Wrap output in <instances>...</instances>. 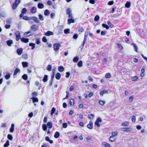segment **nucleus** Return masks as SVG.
I'll return each instance as SVG.
<instances>
[{
  "label": "nucleus",
  "mask_w": 147,
  "mask_h": 147,
  "mask_svg": "<svg viewBox=\"0 0 147 147\" xmlns=\"http://www.w3.org/2000/svg\"><path fill=\"white\" fill-rule=\"evenodd\" d=\"M38 28V26L34 24L32 25L30 27V30L31 31H28L26 32H25L24 34V36L25 37H28L32 35V34H29L27 35L29 33H31V31L35 32L37 30Z\"/></svg>",
  "instance_id": "f257e3e1"
},
{
  "label": "nucleus",
  "mask_w": 147,
  "mask_h": 147,
  "mask_svg": "<svg viewBox=\"0 0 147 147\" xmlns=\"http://www.w3.org/2000/svg\"><path fill=\"white\" fill-rule=\"evenodd\" d=\"M61 45L59 43H56L53 45V49L55 51H57L59 49Z\"/></svg>",
  "instance_id": "f03ea898"
},
{
  "label": "nucleus",
  "mask_w": 147,
  "mask_h": 147,
  "mask_svg": "<svg viewBox=\"0 0 147 147\" xmlns=\"http://www.w3.org/2000/svg\"><path fill=\"white\" fill-rule=\"evenodd\" d=\"M67 14L68 15V17L69 18H73L72 13V11L70 8H68L67 9Z\"/></svg>",
  "instance_id": "7ed1b4c3"
},
{
  "label": "nucleus",
  "mask_w": 147,
  "mask_h": 147,
  "mask_svg": "<svg viewBox=\"0 0 147 147\" xmlns=\"http://www.w3.org/2000/svg\"><path fill=\"white\" fill-rule=\"evenodd\" d=\"M121 130L126 132L131 131L132 130L131 128L130 127H123L121 129Z\"/></svg>",
  "instance_id": "20e7f679"
},
{
  "label": "nucleus",
  "mask_w": 147,
  "mask_h": 147,
  "mask_svg": "<svg viewBox=\"0 0 147 147\" xmlns=\"http://www.w3.org/2000/svg\"><path fill=\"white\" fill-rule=\"evenodd\" d=\"M16 36V40L17 41H18L20 39H21V35L20 33L18 31L16 32L15 33Z\"/></svg>",
  "instance_id": "39448f33"
},
{
  "label": "nucleus",
  "mask_w": 147,
  "mask_h": 147,
  "mask_svg": "<svg viewBox=\"0 0 147 147\" xmlns=\"http://www.w3.org/2000/svg\"><path fill=\"white\" fill-rule=\"evenodd\" d=\"M30 19L32 20L36 23H40V21L38 19V18L36 17H32L30 18Z\"/></svg>",
  "instance_id": "423d86ee"
},
{
  "label": "nucleus",
  "mask_w": 147,
  "mask_h": 147,
  "mask_svg": "<svg viewBox=\"0 0 147 147\" xmlns=\"http://www.w3.org/2000/svg\"><path fill=\"white\" fill-rule=\"evenodd\" d=\"M93 123L92 122L90 121L89 123L87 125V127L88 129H93Z\"/></svg>",
  "instance_id": "0eeeda50"
},
{
  "label": "nucleus",
  "mask_w": 147,
  "mask_h": 147,
  "mask_svg": "<svg viewBox=\"0 0 147 147\" xmlns=\"http://www.w3.org/2000/svg\"><path fill=\"white\" fill-rule=\"evenodd\" d=\"M129 123L127 121H125L122 123L121 125L123 127H127L129 125Z\"/></svg>",
  "instance_id": "6e6552de"
},
{
  "label": "nucleus",
  "mask_w": 147,
  "mask_h": 147,
  "mask_svg": "<svg viewBox=\"0 0 147 147\" xmlns=\"http://www.w3.org/2000/svg\"><path fill=\"white\" fill-rule=\"evenodd\" d=\"M54 34V33L53 32L48 31H47V32L45 33L44 34L46 36H49L50 35H53Z\"/></svg>",
  "instance_id": "1a4fd4ad"
},
{
  "label": "nucleus",
  "mask_w": 147,
  "mask_h": 147,
  "mask_svg": "<svg viewBox=\"0 0 147 147\" xmlns=\"http://www.w3.org/2000/svg\"><path fill=\"white\" fill-rule=\"evenodd\" d=\"M70 19H67L68 24H70L71 23H74L75 22V20L73 19V18H70Z\"/></svg>",
  "instance_id": "9d476101"
},
{
  "label": "nucleus",
  "mask_w": 147,
  "mask_h": 147,
  "mask_svg": "<svg viewBox=\"0 0 147 147\" xmlns=\"http://www.w3.org/2000/svg\"><path fill=\"white\" fill-rule=\"evenodd\" d=\"M23 52L22 48H20L18 49L17 50V53L18 55H20Z\"/></svg>",
  "instance_id": "9b49d317"
},
{
  "label": "nucleus",
  "mask_w": 147,
  "mask_h": 147,
  "mask_svg": "<svg viewBox=\"0 0 147 147\" xmlns=\"http://www.w3.org/2000/svg\"><path fill=\"white\" fill-rule=\"evenodd\" d=\"M21 41L25 43H27L29 42V39L28 38H25L24 37H22L21 39Z\"/></svg>",
  "instance_id": "f8f14e48"
},
{
  "label": "nucleus",
  "mask_w": 147,
  "mask_h": 147,
  "mask_svg": "<svg viewBox=\"0 0 147 147\" xmlns=\"http://www.w3.org/2000/svg\"><path fill=\"white\" fill-rule=\"evenodd\" d=\"M13 43V41L10 39L6 41V43L7 45L9 47H11V45Z\"/></svg>",
  "instance_id": "ddd939ff"
},
{
  "label": "nucleus",
  "mask_w": 147,
  "mask_h": 147,
  "mask_svg": "<svg viewBox=\"0 0 147 147\" xmlns=\"http://www.w3.org/2000/svg\"><path fill=\"white\" fill-rule=\"evenodd\" d=\"M102 145L105 147H110V145L105 142L102 143Z\"/></svg>",
  "instance_id": "4468645a"
},
{
  "label": "nucleus",
  "mask_w": 147,
  "mask_h": 147,
  "mask_svg": "<svg viewBox=\"0 0 147 147\" xmlns=\"http://www.w3.org/2000/svg\"><path fill=\"white\" fill-rule=\"evenodd\" d=\"M37 11V9L35 7H32L30 9V12L32 13H35Z\"/></svg>",
  "instance_id": "2eb2a0df"
},
{
  "label": "nucleus",
  "mask_w": 147,
  "mask_h": 147,
  "mask_svg": "<svg viewBox=\"0 0 147 147\" xmlns=\"http://www.w3.org/2000/svg\"><path fill=\"white\" fill-rule=\"evenodd\" d=\"M47 126L49 129H51L53 127V124L51 121L48 122L47 124Z\"/></svg>",
  "instance_id": "dca6fc26"
},
{
  "label": "nucleus",
  "mask_w": 147,
  "mask_h": 147,
  "mask_svg": "<svg viewBox=\"0 0 147 147\" xmlns=\"http://www.w3.org/2000/svg\"><path fill=\"white\" fill-rule=\"evenodd\" d=\"M131 45L134 47V51L136 52H138V48L136 45L134 43H131Z\"/></svg>",
  "instance_id": "f3484780"
},
{
  "label": "nucleus",
  "mask_w": 147,
  "mask_h": 147,
  "mask_svg": "<svg viewBox=\"0 0 147 147\" xmlns=\"http://www.w3.org/2000/svg\"><path fill=\"white\" fill-rule=\"evenodd\" d=\"M131 3L129 1H127L125 4V6L127 8H129L131 6Z\"/></svg>",
  "instance_id": "a211bd4d"
},
{
  "label": "nucleus",
  "mask_w": 147,
  "mask_h": 147,
  "mask_svg": "<svg viewBox=\"0 0 147 147\" xmlns=\"http://www.w3.org/2000/svg\"><path fill=\"white\" fill-rule=\"evenodd\" d=\"M20 70L19 68H16L14 71L13 75L15 76L17 74L18 72H20Z\"/></svg>",
  "instance_id": "6ab92c4d"
},
{
  "label": "nucleus",
  "mask_w": 147,
  "mask_h": 147,
  "mask_svg": "<svg viewBox=\"0 0 147 147\" xmlns=\"http://www.w3.org/2000/svg\"><path fill=\"white\" fill-rule=\"evenodd\" d=\"M14 124L13 123H12L11 125V127H10L9 131L11 132H13L14 130Z\"/></svg>",
  "instance_id": "aec40b11"
},
{
  "label": "nucleus",
  "mask_w": 147,
  "mask_h": 147,
  "mask_svg": "<svg viewBox=\"0 0 147 147\" xmlns=\"http://www.w3.org/2000/svg\"><path fill=\"white\" fill-rule=\"evenodd\" d=\"M61 77V75L59 73H57L56 74L55 77L57 80H59L60 78Z\"/></svg>",
  "instance_id": "412c9836"
},
{
  "label": "nucleus",
  "mask_w": 147,
  "mask_h": 147,
  "mask_svg": "<svg viewBox=\"0 0 147 147\" xmlns=\"http://www.w3.org/2000/svg\"><path fill=\"white\" fill-rule=\"evenodd\" d=\"M37 6L38 8L41 9L44 7V5L42 3H39L38 4Z\"/></svg>",
  "instance_id": "4be33fe9"
},
{
  "label": "nucleus",
  "mask_w": 147,
  "mask_h": 147,
  "mask_svg": "<svg viewBox=\"0 0 147 147\" xmlns=\"http://www.w3.org/2000/svg\"><path fill=\"white\" fill-rule=\"evenodd\" d=\"M60 135V134L59 132L56 131L54 137L55 138H57L59 137Z\"/></svg>",
  "instance_id": "5701e85b"
},
{
  "label": "nucleus",
  "mask_w": 147,
  "mask_h": 147,
  "mask_svg": "<svg viewBox=\"0 0 147 147\" xmlns=\"http://www.w3.org/2000/svg\"><path fill=\"white\" fill-rule=\"evenodd\" d=\"M31 99L32 100L33 102H38V99L36 97H32L31 98Z\"/></svg>",
  "instance_id": "b1692460"
},
{
  "label": "nucleus",
  "mask_w": 147,
  "mask_h": 147,
  "mask_svg": "<svg viewBox=\"0 0 147 147\" xmlns=\"http://www.w3.org/2000/svg\"><path fill=\"white\" fill-rule=\"evenodd\" d=\"M22 63L23 67L24 68L27 67L28 66V63L27 62H22Z\"/></svg>",
  "instance_id": "393cba45"
},
{
  "label": "nucleus",
  "mask_w": 147,
  "mask_h": 147,
  "mask_svg": "<svg viewBox=\"0 0 147 147\" xmlns=\"http://www.w3.org/2000/svg\"><path fill=\"white\" fill-rule=\"evenodd\" d=\"M35 44L33 43H30L29 44V46L32 47L31 49H33L35 47Z\"/></svg>",
  "instance_id": "a878e982"
},
{
  "label": "nucleus",
  "mask_w": 147,
  "mask_h": 147,
  "mask_svg": "<svg viewBox=\"0 0 147 147\" xmlns=\"http://www.w3.org/2000/svg\"><path fill=\"white\" fill-rule=\"evenodd\" d=\"M50 11L48 9H46L44 12V14L45 16H49L50 14Z\"/></svg>",
  "instance_id": "bb28decb"
},
{
  "label": "nucleus",
  "mask_w": 147,
  "mask_h": 147,
  "mask_svg": "<svg viewBox=\"0 0 147 147\" xmlns=\"http://www.w3.org/2000/svg\"><path fill=\"white\" fill-rule=\"evenodd\" d=\"M58 70L59 71L63 72L64 70V67L62 66H60L59 67Z\"/></svg>",
  "instance_id": "cd10ccee"
},
{
  "label": "nucleus",
  "mask_w": 147,
  "mask_h": 147,
  "mask_svg": "<svg viewBox=\"0 0 147 147\" xmlns=\"http://www.w3.org/2000/svg\"><path fill=\"white\" fill-rule=\"evenodd\" d=\"M48 77V76L46 75H44V78L42 79V81L44 82H45L47 81Z\"/></svg>",
  "instance_id": "c85d7f7f"
},
{
  "label": "nucleus",
  "mask_w": 147,
  "mask_h": 147,
  "mask_svg": "<svg viewBox=\"0 0 147 147\" xmlns=\"http://www.w3.org/2000/svg\"><path fill=\"white\" fill-rule=\"evenodd\" d=\"M78 56H76L73 58V61L74 62L77 63L78 62Z\"/></svg>",
  "instance_id": "c756f323"
},
{
  "label": "nucleus",
  "mask_w": 147,
  "mask_h": 147,
  "mask_svg": "<svg viewBox=\"0 0 147 147\" xmlns=\"http://www.w3.org/2000/svg\"><path fill=\"white\" fill-rule=\"evenodd\" d=\"M28 77L27 75L26 74H24L22 76V78L24 80H26L28 79Z\"/></svg>",
  "instance_id": "7c9ffc66"
},
{
  "label": "nucleus",
  "mask_w": 147,
  "mask_h": 147,
  "mask_svg": "<svg viewBox=\"0 0 147 147\" xmlns=\"http://www.w3.org/2000/svg\"><path fill=\"white\" fill-rule=\"evenodd\" d=\"M98 103L101 105H103L105 103V101L100 100L98 101Z\"/></svg>",
  "instance_id": "2f4dec72"
},
{
  "label": "nucleus",
  "mask_w": 147,
  "mask_h": 147,
  "mask_svg": "<svg viewBox=\"0 0 147 147\" xmlns=\"http://www.w3.org/2000/svg\"><path fill=\"white\" fill-rule=\"evenodd\" d=\"M42 128L43 130L44 131H46L47 130V126L45 124H43L42 125Z\"/></svg>",
  "instance_id": "473e14b6"
},
{
  "label": "nucleus",
  "mask_w": 147,
  "mask_h": 147,
  "mask_svg": "<svg viewBox=\"0 0 147 147\" xmlns=\"http://www.w3.org/2000/svg\"><path fill=\"white\" fill-rule=\"evenodd\" d=\"M10 74L9 73H7V74L5 76V78L6 80H8L10 78Z\"/></svg>",
  "instance_id": "72a5a7b5"
},
{
  "label": "nucleus",
  "mask_w": 147,
  "mask_h": 147,
  "mask_svg": "<svg viewBox=\"0 0 147 147\" xmlns=\"http://www.w3.org/2000/svg\"><path fill=\"white\" fill-rule=\"evenodd\" d=\"M69 103L71 106H73L74 104V101L73 99H71Z\"/></svg>",
  "instance_id": "f704fd0d"
},
{
  "label": "nucleus",
  "mask_w": 147,
  "mask_h": 147,
  "mask_svg": "<svg viewBox=\"0 0 147 147\" xmlns=\"http://www.w3.org/2000/svg\"><path fill=\"white\" fill-rule=\"evenodd\" d=\"M22 57L24 59H26L28 58V55L26 54H25L22 55Z\"/></svg>",
  "instance_id": "c9c22d12"
},
{
  "label": "nucleus",
  "mask_w": 147,
  "mask_h": 147,
  "mask_svg": "<svg viewBox=\"0 0 147 147\" xmlns=\"http://www.w3.org/2000/svg\"><path fill=\"white\" fill-rule=\"evenodd\" d=\"M38 95V93L36 92H34L32 93V97H35L36 96Z\"/></svg>",
  "instance_id": "e433bc0d"
},
{
  "label": "nucleus",
  "mask_w": 147,
  "mask_h": 147,
  "mask_svg": "<svg viewBox=\"0 0 147 147\" xmlns=\"http://www.w3.org/2000/svg\"><path fill=\"white\" fill-rule=\"evenodd\" d=\"M102 26L103 27L106 28L107 29H108L109 28V26L105 24H102Z\"/></svg>",
  "instance_id": "4c0bfd02"
},
{
  "label": "nucleus",
  "mask_w": 147,
  "mask_h": 147,
  "mask_svg": "<svg viewBox=\"0 0 147 147\" xmlns=\"http://www.w3.org/2000/svg\"><path fill=\"white\" fill-rule=\"evenodd\" d=\"M27 9L26 8H24L22 10L21 13L22 14H25L26 13Z\"/></svg>",
  "instance_id": "58836bf2"
},
{
  "label": "nucleus",
  "mask_w": 147,
  "mask_h": 147,
  "mask_svg": "<svg viewBox=\"0 0 147 147\" xmlns=\"http://www.w3.org/2000/svg\"><path fill=\"white\" fill-rule=\"evenodd\" d=\"M7 138L9 140H11L13 139V136L11 135L10 134H9L7 135Z\"/></svg>",
  "instance_id": "ea45409f"
},
{
  "label": "nucleus",
  "mask_w": 147,
  "mask_h": 147,
  "mask_svg": "<svg viewBox=\"0 0 147 147\" xmlns=\"http://www.w3.org/2000/svg\"><path fill=\"white\" fill-rule=\"evenodd\" d=\"M109 140L110 141L113 142L115 140V138L113 136H110L109 138Z\"/></svg>",
  "instance_id": "a19ab883"
},
{
  "label": "nucleus",
  "mask_w": 147,
  "mask_h": 147,
  "mask_svg": "<svg viewBox=\"0 0 147 147\" xmlns=\"http://www.w3.org/2000/svg\"><path fill=\"white\" fill-rule=\"evenodd\" d=\"M9 141L8 140H7L5 143L4 145V147H7L9 145Z\"/></svg>",
  "instance_id": "79ce46f5"
},
{
  "label": "nucleus",
  "mask_w": 147,
  "mask_h": 147,
  "mask_svg": "<svg viewBox=\"0 0 147 147\" xmlns=\"http://www.w3.org/2000/svg\"><path fill=\"white\" fill-rule=\"evenodd\" d=\"M18 5L17 4H16L14 3L13 4L12 6V8L13 9H15L16 7H17Z\"/></svg>",
  "instance_id": "37998d69"
},
{
  "label": "nucleus",
  "mask_w": 147,
  "mask_h": 147,
  "mask_svg": "<svg viewBox=\"0 0 147 147\" xmlns=\"http://www.w3.org/2000/svg\"><path fill=\"white\" fill-rule=\"evenodd\" d=\"M55 110L56 109L55 107H53V108H52L51 110V115H53V114L54 113V112H55Z\"/></svg>",
  "instance_id": "c03bdc74"
},
{
  "label": "nucleus",
  "mask_w": 147,
  "mask_h": 147,
  "mask_svg": "<svg viewBox=\"0 0 147 147\" xmlns=\"http://www.w3.org/2000/svg\"><path fill=\"white\" fill-rule=\"evenodd\" d=\"M39 19L40 20L43 21L44 20V18L43 16L40 14L38 15Z\"/></svg>",
  "instance_id": "a18cd8bd"
},
{
  "label": "nucleus",
  "mask_w": 147,
  "mask_h": 147,
  "mask_svg": "<svg viewBox=\"0 0 147 147\" xmlns=\"http://www.w3.org/2000/svg\"><path fill=\"white\" fill-rule=\"evenodd\" d=\"M100 18L99 16L98 15H97L95 16L94 18V20L96 22L98 21Z\"/></svg>",
  "instance_id": "49530a36"
},
{
  "label": "nucleus",
  "mask_w": 147,
  "mask_h": 147,
  "mask_svg": "<svg viewBox=\"0 0 147 147\" xmlns=\"http://www.w3.org/2000/svg\"><path fill=\"white\" fill-rule=\"evenodd\" d=\"M78 66L80 67H81L82 66V62L81 61H80L77 64Z\"/></svg>",
  "instance_id": "de8ad7c7"
},
{
  "label": "nucleus",
  "mask_w": 147,
  "mask_h": 147,
  "mask_svg": "<svg viewBox=\"0 0 147 147\" xmlns=\"http://www.w3.org/2000/svg\"><path fill=\"white\" fill-rule=\"evenodd\" d=\"M111 76V75L110 73H108L106 74L105 75V78H110Z\"/></svg>",
  "instance_id": "09e8293b"
},
{
  "label": "nucleus",
  "mask_w": 147,
  "mask_h": 147,
  "mask_svg": "<svg viewBox=\"0 0 147 147\" xmlns=\"http://www.w3.org/2000/svg\"><path fill=\"white\" fill-rule=\"evenodd\" d=\"M107 24L108 26L111 28H113V25L112 24L110 21L107 22Z\"/></svg>",
  "instance_id": "8fccbe9b"
},
{
  "label": "nucleus",
  "mask_w": 147,
  "mask_h": 147,
  "mask_svg": "<svg viewBox=\"0 0 147 147\" xmlns=\"http://www.w3.org/2000/svg\"><path fill=\"white\" fill-rule=\"evenodd\" d=\"M70 29H65L64 30V33L65 34H67V33H69V32Z\"/></svg>",
  "instance_id": "3c124183"
},
{
  "label": "nucleus",
  "mask_w": 147,
  "mask_h": 147,
  "mask_svg": "<svg viewBox=\"0 0 147 147\" xmlns=\"http://www.w3.org/2000/svg\"><path fill=\"white\" fill-rule=\"evenodd\" d=\"M52 66L51 65H49L47 68L48 71H50L51 70Z\"/></svg>",
  "instance_id": "603ef678"
},
{
  "label": "nucleus",
  "mask_w": 147,
  "mask_h": 147,
  "mask_svg": "<svg viewBox=\"0 0 147 147\" xmlns=\"http://www.w3.org/2000/svg\"><path fill=\"white\" fill-rule=\"evenodd\" d=\"M87 35L88 33L87 34V35H86V32H85L84 35V39L83 41V42H86L87 37Z\"/></svg>",
  "instance_id": "864d4df0"
},
{
  "label": "nucleus",
  "mask_w": 147,
  "mask_h": 147,
  "mask_svg": "<svg viewBox=\"0 0 147 147\" xmlns=\"http://www.w3.org/2000/svg\"><path fill=\"white\" fill-rule=\"evenodd\" d=\"M78 34L77 33H75L74 35L73 36V38L74 39H77L78 38Z\"/></svg>",
  "instance_id": "5fc2aeb1"
},
{
  "label": "nucleus",
  "mask_w": 147,
  "mask_h": 147,
  "mask_svg": "<svg viewBox=\"0 0 147 147\" xmlns=\"http://www.w3.org/2000/svg\"><path fill=\"white\" fill-rule=\"evenodd\" d=\"M94 117V115L93 114L89 115H88V118L90 119H92Z\"/></svg>",
  "instance_id": "6e6d98bb"
},
{
  "label": "nucleus",
  "mask_w": 147,
  "mask_h": 147,
  "mask_svg": "<svg viewBox=\"0 0 147 147\" xmlns=\"http://www.w3.org/2000/svg\"><path fill=\"white\" fill-rule=\"evenodd\" d=\"M134 98V97L131 96H130L129 99L128 101L129 102H131L132 101Z\"/></svg>",
  "instance_id": "4d7b16f0"
},
{
  "label": "nucleus",
  "mask_w": 147,
  "mask_h": 147,
  "mask_svg": "<svg viewBox=\"0 0 147 147\" xmlns=\"http://www.w3.org/2000/svg\"><path fill=\"white\" fill-rule=\"evenodd\" d=\"M131 121L133 122H134L136 121V117L135 116H133L132 117Z\"/></svg>",
  "instance_id": "13d9d810"
},
{
  "label": "nucleus",
  "mask_w": 147,
  "mask_h": 147,
  "mask_svg": "<svg viewBox=\"0 0 147 147\" xmlns=\"http://www.w3.org/2000/svg\"><path fill=\"white\" fill-rule=\"evenodd\" d=\"M118 132L117 131L113 132L112 133V135L113 136H117Z\"/></svg>",
  "instance_id": "bf43d9fd"
},
{
  "label": "nucleus",
  "mask_w": 147,
  "mask_h": 147,
  "mask_svg": "<svg viewBox=\"0 0 147 147\" xmlns=\"http://www.w3.org/2000/svg\"><path fill=\"white\" fill-rule=\"evenodd\" d=\"M85 43V42L83 41V42L82 43L81 45L80 46V47L81 48V50L82 49H83L84 47V45Z\"/></svg>",
  "instance_id": "052dcab7"
},
{
  "label": "nucleus",
  "mask_w": 147,
  "mask_h": 147,
  "mask_svg": "<svg viewBox=\"0 0 147 147\" xmlns=\"http://www.w3.org/2000/svg\"><path fill=\"white\" fill-rule=\"evenodd\" d=\"M138 79V77L137 76H135L132 78V80L133 81H136Z\"/></svg>",
  "instance_id": "680f3d73"
},
{
  "label": "nucleus",
  "mask_w": 147,
  "mask_h": 147,
  "mask_svg": "<svg viewBox=\"0 0 147 147\" xmlns=\"http://www.w3.org/2000/svg\"><path fill=\"white\" fill-rule=\"evenodd\" d=\"M42 41L44 42H47V39L45 36H44L42 38Z\"/></svg>",
  "instance_id": "e2e57ef3"
},
{
  "label": "nucleus",
  "mask_w": 147,
  "mask_h": 147,
  "mask_svg": "<svg viewBox=\"0 0 147 147\" xmlns=\"http://www.w3.org/2000/svg\"><path fill=\"white\" fill-rule=\"evenodd\" d=\"M21 2V0H15L14 3L17 4L18 5Z\"/></svg>",
  "instance_id": "0e129e2a"
},
{
  "label": "nucleus",
  "mask_w": 147,
  "mask_h": 147,
  "mask_svg": "<svg viewBox=\"0 0 147 147\" xmlns=\"http://www.w3.org/2000/svg\"><path fill=\"white\" fill-rule=\"evenodd\" d=\"M54 72H55V71H54L53 72V74L51 76V79L50 80L51 81H53V79L54 78V76H55V75H54Z\"/></svg>",
  "instance_id": "69168bd1"
},
{
  "label": "nucleus",
  "mask_w": 147,
  "mask_h": 147,
  "mask_svg": "<svg viewBox=\"0 0 147 147\" xmlns=\"http://www.w3.org/2000/svg\"><path fill=\"white\" fill-rule=\"evenodd\" d=\"M23 19L26 20H28L30 19V18L28 16H25L23 17Z\"/></svg>",
  "instance_id": "338daca9"
},
{
  "label": "nucleus",
  "mask_w": 147,
  "mask_h": 147,
  "mask_svg": "<svg viewBox=\"0 0 147 147\" xmlns=\"http://www.w3.org/2000/svg\"><path fill=\"white\" fill-rule=\"evenodd\" d=\"M114 3V1H109L108 3V5H112Z\"/></svg>",
  "instance_id": "774afa93"
}]
</instances>
